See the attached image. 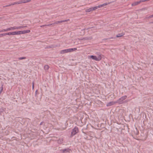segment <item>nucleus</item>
<instances>
[{
  "label": "nucleus",
  "instance_id": "obj_1",
  "mask_svg": "<svg viewBox=\"0 0 153 153\" xmlns=\"http://www.w3.org/2000/svg\"><path fill=\"white\" fill-rule=\"evenodd\" d=\"M77 50L76 48H69L61 50L60 52V53L64 54L68 52H71L75 51Z\"/></svg>",
  "mask_w": 153,
  "mask_h": 153
},
{
  "label": "nucleus",
  "instance_id": "obj_2",
  "mask_svg": "<svg viewBox=\"0 0 153 153\" xmlns=\"http://www.w3.org/2000/svg\"><path fill=\"white\" fill-rule=\"evenodd\" d=\"M127 97V96L125 95L121 97L119 99L116 101L117 103L119 104H122L124 103V100H125Z\"/></svg>",
  "mask_w": 153,
  "mask_h": 153
},
{
  "label": "nucleus",
  "instance_id": "obj_3",
  "mask_svg": "<svg viewBox=\"0 0 153 153\" xmlns=\"http://www.w3.org/2000/svg\"><path fill=\"white\" fill-rule=\"evenodd\" d=\"M11 35H19L23 34L26 33V30L15 31L10 32Z\"/></svg>",
  "mask_w": 153,
  "mask_h": 153
},
{
  "label": "nucleus",
  "instance_id": "obj_4",
  "mask_svg": "<svg viewBox=\"0 0 153 153\" xmlns=\"http://www.w3.org/2000/svg\"><path fill=\"white\" fill-rule=\"evenodd\" d=\"M90 57L92 59L96 61H100L102 59V56L100 55H99L97 57L96 56L92 55L90 56Z\"/></svg>",
  "mask_w": 153,
  "mask_h": 153
},
{
  "label": "nucleus",
  "instance_id": "obj_5",
  "mask_svg": "<svg viewBox=\"0 0 153 153\" xmlns=\"http://www.w3.org/2000/svg\"><path fill=\"white\" fill-rule=\"evenodd\" d=\"M79 130L78 128L76 126L72 130L71 133L72 136L75 135L76 133L79 132Z\"/></svg>",
  "mask_w": 153,
  "mask_h": 153
},
{
  "label": "nucleus",
  "instance_id": "obj_6",
  "mask_svg": "<svg viewBox=\"0 0 153 153\" xmlns=\"http://www.w3.org/2000/svg\"><path fill=\"white\" fill-rule=\"evenodd\" d=\"M19 29H21V27H19V26H14L13 27H11L7 28L8 31L11 30H16Z\"/></svg>",
  "mask_w": 153,
  "mask_h": 153
},
{
  "label": "nucleus",
  "instance_id": "obj_7",
  "mask_svg": "<svg viewBox=\"0 0 153 153\" xmlns=\"http://www.w3.org/2000/svg\"><path fill=\"white\" fill-rule=\"evenodd\" d=\"M97 9V7H96L95 6L94 7H91L89 9H86L85 10V12H89L94 10H95Z\"/></svg>",
  "mask_w": 153,
  "mask_h": 153
},
{
  "label": "nucleus",
  "instance_id": "obj_8",
  "mask_svg": "<svg viewBox=\"0 0 153 153\" xmlns=\"http://www.w3.org/2000/svg\"><path fill=\"white\" fill-rule=\"evenodd\" d=\"M116 103H117V102H116H116L112 101V102H110L108 103L107 104L106 106L107 107L110 106H111L112 105H114Z\"/></svg>",
  "mask_w": 153,
  "mask_h": 153
},
{
  "label": "nucleus",
  "instance_id": "obj_9",
  "mask_svg": "<svg viewBox=\"0 0 153 153\" xmlns=\"http://www.w3.org/2000/svg\"><path fill=\"white\" fill-rule=\"evenodd\" d=\"M69 20V19H68L67 20H63L58 21H57V22H54V24H57L59 23H62V22H67Z\"/></svg>",
  "mask_w": 153,
  "mask_h": 153
},
{
  "label": "nucleus",
  "instance_id": "obj_10",
  "mask_svg": "<svg viewBox=\"0 0 153 153\" xmlns=\"http://www.w3.org/2000/svg\"><path fill=\"white\" fill-rule=\"evenodd\" d=\"M57 47V45H51L47 46L45 48V49H49V48H55Z\"/></svg>",
  "mask_w": 153,
  "mask_h": 153
},
{
  "label": "nucleus",
  "instance_id": "obj_11",
  "mask_svg": "<svg viewBox=\"0 0 153 153\" xmlns=\"http://www.w3.org/2000/svg\"><path fill=\"white\" fill-rule=\"evenodd\" d=\"M109 4V3H106L102 4H100L98 6H96V7H97V9H98V8L101 7L103 6Z\"/></svg>",
  "mask_w": 153,
  "mask_h": 153
},
{
  "label": "nucleus",
  "instance_id": "obj_12",
  "mask_svg": "<svg viewBox=\"0 0 153 153\" xmlns=\"http://www.w3.org/2000/svg\"><path fill=\"white\" fill-rule=\"evenodd\" d=\"M6 35H11L10 32L0 34V38Z\"/></svg>",
  "mask_w": 153,
  "mask_h": 153
},
{
  "label": "nucleus",
  "instance_id": "obj_13",
  "mask_svg": "<svg viewBox=\"0 0 153 153\" xmlns=\"http://www.w3.org/2000/svg\"><path fill=\"white\" fill-rule=\"evenodd\" d=\"M140 3V1H139L134 2L131 4V5L133 6H134L137 5Z\"/></svg>",
  "mask_w": 153,
  "mask_h": 153
},
{
  "label": "nucleus",
  "instance_id": "obj_14",
  "mask_svg": "<svg viewBox=\"0 0 153 153\" xmlns=\"http://www.w3.org/2000/svg\"><path fill=\"white\" fill-rule=\"evenodd\" d=\"M63 139L59 138L57 140V143L59 144H62L63 143Z\"/></svg>",
  "mask_w": 153,
  "mask_h": 153
},
{
  "label": "nucleus",
  "instance_id": "obj_15",
  "mask_svg": "<svg viewBox=\"0 0 153 153\" xmlns=\"http://www.w3.org/2000/svg\"><path fill=\"white\" fill-rule=\"evenodd\" d=\"M70 149H62L61 150L63 152H69L70 151Z\"/></svg>",
  "mask_w": 153,
  "mask_h": 153
},
{
  "label": "nucleus",
  "instance_id": "obj_16",
  "mask_svg": "<svg viewBox=\"0 0 153 153\" xmlns=\"http://www.w3.org/2000/svg\"><path fill=\"white\" fill-rule=\"evenodd\" d=\"M124 35V33H119L117 35L116 37H121L123 36Z\"/></svg>",
  "mask_w": 153,
  "mask_h": 153
},
{
  "label": "nucleus",
  "instance_id": "obj_17",
  "mask_svg": "<svg viewBox=\"0 0 153 153\" xmlns=\"http://www.w3.org/2000/svg\"><path fill=\"white\" fill-rule=\"evenodd\" d=\"M49 68V66L48 65H46L44 66V69L45 71L48 70Z\"/></svg>",
  "mask_w": 153,
  "mask_h": 153
},
{
  "label": "nucleus",
  "instance_id": "obj_18",
  "mask_svg": "<svg viewBox=\"0 0 153 153\" xmlns=\"http://www.w3.org/2000/svg\"><path fill=\"white\" fill-rule=\"evenodd\" d=\"M8 31L7 29V28L6 29H3V30H0V33L4 32H6V31Z\"/></svg>",
  "mask_w": 153,
  "mask_h": 153
},
{
  "label": "nucleus",
  "instance_id": "obj_19",
  "mask_svg": "<svg viewBox=\"0 0 153 153\" xmlns=\"http://www.w3.org/2000/svg\"><path fill=\"white\" fill-rule=\"evenodd\" d=\"M31 1V0H23V3H27L30 2Z\"/></svg>",
  "mask_w": 153,
  "mask_h": 153
},
{
  "label": "nucleus",
  "instance_id": "obj_20",
  "mask_svg": "<svg viewBox=\"0 0 153 153\" xmlns=\"http://www.w3.org/2000/svg\"><path fill=\"white\" fill-rule=\"evenodd\" d=\"M3 85H2L0 87V94H1L2 91L3 90Z\"/></svg>",
  "mask_w": 153,
  "mask_h": 153
},
{
  "label": "nucleus",
  "instance_id": "obj_21",
  "mask_svg": "<svg viewBox=\"0 0 153 153\" xmlns=\"http://www.w3.org/2000/svg\"><path fill=\"white\" fill-rule=\"evenodd\" d=\"M26 59V57H19L18 58V59L19 60H22L24 59Z\"/></svg>",
  "mask_w": 153,
  "mask_h": 153
},
{
  "label": "nucleus",
  "instance_id": "obj_22",
  "mask_svg": "<svg viewBox=\"0 0 153 153\" xmlns=\"http://www.w3.org/2000/svg\"><path fill=\"white\" fill-rule=\"evenodd\" d=\"M18 4L23 3V0H20L18 1Z\"/></svg>",
  "mask_w": 153,
  "mask_h": 153
},
{
  "label": "nucleus",
  "instance_id": "obj_23",
  "mask_svg": "<svg viewBox=\"0 0 153 153\" xmlns=\"http://www.w3.org/2000/svg\"><path fill=\"white\" fill-rule=\"evenodd\" d=\"M12 5V4H8V5L4 6H3V7H9V6H10Z\"/></svg>",
  "mask_w": 153,
  "mask_h": 153
},
{
  "label": "nucleus",
  "instance_id": "obj_24",
  "mask_svg": "<svg viewBox=\"0 0 153 153\" xmlns=\"http://www.w3.org/2000/svg\"><path fill=\"white\" fill-rule=\"evenodd\" d=\"M12 5H14L16 4H18V1L15 2L12 4Z\"/></svg>",
  "mask_w": 153,
  "mask_h": 153
},
{
  "label": "nucleus",
  "instance_id": "obj_25",
  "mask_svg": "<svg viewBox=\"0 0 153 153\" xmlns=\"http://www.w3.org/2000/svg\"><path fill=\"white\" fill-rule=\"evenodd\" d=\"M54 25V24L53 23H52V24H48V25H47V26H50L52 25Z\"/></svg>",
  "mask_w": 153,
  "mask_h": 153
},
{
  "label": "nucleus",
  "instance_id": "obj_26",
  "mask_svg": "<svg viewBox=\"0 0 153 153\" xmlns=\"http://www.w3.org/2000/svg\"><path fill=\"white\" fill-rule=\"evenodd\" d=\"M19 27H21V28H25L27 27V26H19Z\"/></svg>",
  "mask_w": 153,
  "mask_h": 153
},
{
  "label": "nucleus",
  "instance_id": "obj_27",
  "mask_svg": "<svg viewBox=\"0 0 153 153\" xmlns=\"http://www.w3.org/2000/svg\"><path fill=\"white\" fill-rule=\"evenodd\" d=\"M140 3L142 2L146 1V0H140Z\"/></svg>",
  "mask_w": 153,
  "mask_h": 153
},
{
  "label": "nucleus",
  "instance_id": "obj_28",
  "mask_svg": "<svg viewBox=\"0 0 153 153\" xmlns=\"http://www.w3.org/2000/svg\"><path fill=\"white\" fill-rule=\"evenodd\" d=\"M26 33H29L30 32V30H26Z\"/></svg>",
  "mask_w": 153,
  "mask_h": 153
},
{
  "label": "nucleus",
  "instance_id": "obj_29",
  "mask_svg": "<svg viewBox=\"0 0 153 153\" xmlns=\"http://www.w3.org/2000/svg\"><path fill=\"white\" fill-rule=\"evenodd\" d=\"M45 26H47V25H41L40 26V27H45Z\"/></svg>",
  "mask_w": 153,
  "mask_h": 153
},
{
  "label": "nucleus",
  "instance_id": "obj_30",
  "mask_svg": "<svg viewBox=\"0 0 153 153\" xmlns=\"http://www.w3.org/2000/svg\"><path fill=\"white\" fill-rule=\"evenodd\" d=\"M153 17V14L150 15L149 16V18H152Z\"/></svg>",
  "mask_w": 153,
  "mask_h": 153
},
{
  "label": "nucleus",
  "instance_id": "obj_31",
  "mask_svg": "<svg viewBox=\"0 0 153 153\" xmlns=\"http://www.w3.org/2000/svg\"><path fill=\"white\" fill-rule=\"evenodd\" d=\"M32 84H33V86H32L33 88V89L34 87V82H33Z\"/></svg>",
  "mask_w": 153,
  "mask_h": 153
},
{
  "label": "nucleus",
  "instance_id": "obj_32",
  "mask_svg": "<svg viewBox=\"0 0 153 153\" xmlns=\"http://www.w3.org/2000/svg\"><path fill=\"white\" fill-rule=\"evenodd\" d=\"M145 18H146V19H149V18H149V16H147Z\"/></svg>",
  "mask_w": 153,
  "mask_h": 153
},
{
  "label": "nucleus",
  "instance_id": "obj_33",
  "mask_svg": "<svg viewBox=\"0 0 153 153\" xmlns=\"http://www.w3.org/2000/svg\"><path fill=\"white\" fill-rule=\"evenodd\" d=\"M43 123V122H41L40 123V125H42Z\"/></svg>",
  "mask_w": 153,
  "mask_h": 153
},
{
  "label": "nucleus",
  "instance_id": "obj_34",
  "mask_svg": "<svg viewBox=\"0 0 153 153\" xmlns=\"http://www.w3.org/2000/svg\"><path fill=\"white\" fill-rule=\"evenodd\" d=\"M150 23H152V24H153V22H150Z\"/></svg>",
  "mask_w": 153,
  "mask_h": 153
},
{
  "label": "nucleus",
  "instance_id": "obj_35",
  "mask_svg": "<svg viewBox=\"0 0 153 153\" xmlns=\"http://www.w3.org/2000/svg\"><path fill=\"white\" fill-rule=\"evenodd\" d=\"M150 0H146V1H149Z\"/></svg>",
  "mask_w": 153,
  "mask_h": 153
},
{
  "label": "nucleus",
  "instance_id": "obj_36",
  "mask_svg": "<svg viewBox=\"0 0 153 153\" xmlns=\"http://www.w3.org/2000/svg\"><path fill=\"white\" fill-rule=\"evenodd\" d=\"M150 0H146V1H149Z\"/></svg>",
  "mask_w": 153,
  "mask_h": 153
},
{
  "label": "nucleus",
  "instance_id": "obj_37",
  "mask_svg": "<svg viewBox=\"0 0 153 153\" xmlns=\"http://www.w3.org/2000/svg\"><path fill=\"white\" fill-rule=\"evenodd\" d=\"M150 0H146V1H149Z\"/></svg>",
  "mask_w": 153,
  "mask_h": 153
},
{
  "label": "nucleus",
  "instance_id": "obj_38",
  "mask_svg": "<svg viewBox=\"0 0 153 153\" xmlns=\"http://www.w3.org/2000/svg\"><path fill=\"white\" fill-rule=\"evenodd\" d=\"M37 91H36V92H37Z\"/></svg>",
  "mask_w": 153,
  "mask_h": 153
},
{
  "label": "nucleus",
  "instance_id": "obj_39",
  "mask_svg": "<svg viewBox=\"0 0 153 153\" xmlns=\"http://www.w3.org/2000/svg\"><path fill=\"white\" fill-rule=\"evenodd\" d=\"M37 91H36V92H37Z\"/></svg>",
  "mask_w": 153,
  "mask_h": 153
}]
</instances>
